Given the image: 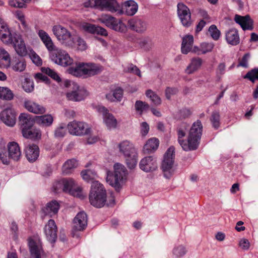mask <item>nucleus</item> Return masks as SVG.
<instances>
[{
    "instance_id": "obj_1",
    "label": "nucleus",
    "mask_w": 258,
    "mask_h": 258,
    "mask_svg": "<svg viewBox=\"0 0 258 258\" xmlns=\"http://www.w3.org/2000/svg\"><path fill=\"white\" fill-rule=\"evenodd\" d=\"M113 174L108 172L106 181L116 190H119L127 179V171L126 168L120 163H115L113 166Z\"/></svg>"
},
{
    "instance_id": "obj_2",
    "label": "nucleus",
    "mask_w": 258,
    "mask_h": 258,
    "mask_svg": "<svg viewBox=\"0 0 258 258\" xmlns=\"http://www.w3.org/2000/svg\"><path fill=\"white\" fill-rule=\"evenodd\" d=\"M119 151L125 158L127 166L130 169L134 168L137 165L138 153L134 145L128 140H124L117 145Z\"/></svg>"
},
{
    "instance_id": "obj_3",
    "label": "nucleus",
    "mask_w": 258,
    "mask_h": 258,
    "mask_svg": "<svg viewBox=\"0 0 258 258\" xmlns=\"http://www.w3.org/2000/svg\"><path fill=\"white\" fill-rule=\"evenodd\" d=\"M102 67L93 63H76L75 67H71L69 69L70 74L76 76L81 77L83 75L93 76L102 72Z\"/></svg>"
},
{
    "instance_id": "obj_4",
    "label": "nucleus",
    "mask_w": 258,
    "mask_h": 258,
    "mask_svg": "<svg viewBox=\"0 0 258 258\" xmlns=\"http://www.w3.org/2000/svg\"><path fill=\"white\" fill-rule=\"evenodd\" d=\"M106 190L98 181H94L91 186L89 195L90 204L96 208H101L105 205Z\"/></svg>"
},
{
    "instance_id": "obj_5",
    "label": "nucleus",
    "mask_w": 258,
    "mask_h": 258,
    "mask_svg": "<svg viewBox=\"0 0 258 258\" xmlns=\"http://www.w3.org/2000/svg\"><path fill=\"white\" fill-rule=\"evenodd\" d=\"M202 131V124L201 121L198 120L192 124L189 131L187 137V142L189 145H184V148L191 149V150H196L200 144Z\"/></svg>"
},
{
    "instance_id": "obj_6",
    "label": "nucleus",
    "mask_w": 258,
    "mask_h": 258,
    "mask_svg": "<svg viewBox=\"0 0 258 258\" xmlns=\"http://www.w3.org/2000/svg\"><path fill=\"white\" fill-rule=\"evenodd\" d=\"M8 153L6 150L0 152V160L4 164H9L10 159L19 161L21 157V151L18 144L15 142H9L7 145Z\"/></svg>"
},
{
    "instance_id": "obj_7",
    "label": "nucleus",
    "mask_w": 258,
    "mask_h": 258,
    "mask_svg": "<svg viewBox=\"0 0 258 258\" xmlns=\"http://www.w3.org/2000/svg\"><path fill=\"white\" fill-rule=\"evenodd\" d=\"M52 32L57 39L65 46L73 48L75 46V35L60 25L52 27Z\"/></svg>"
},
{
    "instance_id": "obj_8",
    "label": "nucleus",
    "mask_w": 258,
    "mask_h": 258,
    "mask_svg": "<svg viewBox=\"0 0 258 258\" xmlns=\"http://www.w3.org/2000/svg\"><path fill=\"white\" fill-rule=\"evenodd\" d=\"M85 6L96 7L111 13H115L118 9V4L115 0H89L85 3Z\"/></svg>"
},
{
    "instance_id": "obj_9",
    "label": "nucleus",
    "mask_w": 258,
    "mask_h": 258,
    "mask_svg": "<svg viewBox=\"0 0 258 258\" xmlns=\"http://www.w3.org/2000/svg\"><path fill=\"white\" fill-rule=\"evenodd\" d=\"M99 21L106 27L116 31L125 32L127 30L126 25L120 19L109 15H102Z\"/></svg>"
},
{
    "instance_id": "obj_10",
    "label": "nucleus",
    "mask_w": 258,
    "mask_h": 258,
    "mask_svg": "<svg viewBox=\"0 0 258 258\" xmlns=\"http://www.w3.org/2000/svg\"><path fill=\"white\" fill-rule=\"evenodd\" d=\"M174 147L171 146L166 152L164 159L162 164V169L164 172V176L165 178L169 179L173 173V166L174 158Z\"/></svg>"
},
{
    "instance_id": "obj_11",
    "label": "nucleus",
    "mask_w": 258,
    "mask_h": 258,
    "mask_svg": "<svg viewBox=\"0 0 258 258\" xmlns=\"http://www.w3.org/2000/svg\"><path fill=\"white\" fill-rule=\"evenodd\" d=\"M51 60L55 63L62 67H67L73 64L74 60L64 50L56 49L51 56Z\"/></svg>"
},
{
    "instance_id": "obj_12",
    "label": "nucleus",
    "mask_w": 258,
    "mask_h": 258,
    "mask_svg": "<svg viewBox=\"0 0 258 258\" xmlns=\"http://www.w3.org/2000/svg\"><path fill=\"white\" fill-rule=\"evenodd\" d=\"M68 129L71 135L79 136L87 135L90 132L88 124L82 121L70 122L68 124Z\"/></svg>"
},
{
    "instance_id": "obj_13",
    "label": "nucleus",
    "mask_w": 258,
    "mask_h": 258,
    "mask_svg": "<svg viewBox=\"0 0 258 258\" xmlns=\"http://www.w3.org/2000/svg\"><path fill=\"white\" fill-rule=\"evenodd\" d=\"M89 95L87 90L82 87H80L76 83H73L72 90L67 94V98L73 101H81Z\"/></svg>"
},
{
    "instance_id": "obj_14",
    "label": "nucleus",
    "mask_w": 258,
    "mask_h": 258,
    "mask_svg": "<svg viewBox=\"0 0 258 258\" xmlns=\"http://www.w3.org/2000/svg\"><path fill=\"white\" fill-rule=\"evenodd\" d=\"M97 110L102 115L103 123L108 130L114 129L117 127L116 119L106 107L103 106H98Z\"/></svg>"
},
{
    "instance_id": "obj_15",
    "label": "nucleus",
    "mask_w": 258,
    "mask_h": 258,
    "mask_svg": "<svg viewBox=\"0 0 258 258\" xmlns=\"http://www.w3.org/2000/svg\"><path fill=\"white\" fill-rule=\"evenodd\" d=\"M177 7L178 16L182 24L184 27H189L192 24V21L189 8L183 3H178Z\"/></svg>"
},
{
    "instance_id": "obj_16",
    "label": "nucleus",
    "mask_w": 258,
    "mask_h": 258,
    "mask_svg": "<svg viewBox=\"0 0 258 258\" xmlns=\"http://www.w3.org/2000/svg\"><path fill=\"white\" fill-rule=\"evenodd\" d=\"M16 112L11 106H8L0 113V119L7 125L14 126L16 122Z\"/></svg>"
},
{
    "instance_id": "obj_17",
    "label": "nucleus",
    "mask_w": 258,
    "mask_h": 258,
    "mask_svg": "<svg viewBox=\"0 0 258 258\" xmlns=\"http://www.w3.org/2000/svg\"><path fill=\"white\" fill-rule=\"evenodd\" d=\"M138 5L136 2L133 0L124 2L120 9L118 5V9L116 13L119 15L125 14L128 16H134L138 11Z\"/></svg>"
},
{
    "instance_id": "obj_18",
    "label": "nucleus",
    "mask_w": 258,
    "mask_h": 258,
    "mask_svg": "<svg viewBox=\"0 0 258 258\" xmlns=\"http://www.w3.org/2000/svg\"><path fill=\"white\" fill-rule=\"evenodd\" d=\"M57 227L53 220H49L44 228V233L46 239L50 243H53L56 241Z\"/></svg>"
},
{
    "instance_id": "obj_19",
    "label": "nucleus",
    "mask_w": 258,
    "mask_h": 258,
    "mask_svg": "<svg viewBox=\"0 0 258 258\" xmlns=\"http://www.w3.org/2000/svg\"><path fill=\"white\" fill-rule=\"evenodd\" d=\"M139 167L142 170L145 172H152L157 169V160L152 156L145 157L140 161Z\"/></svg>"
},
{
    "instance_id": "obj_20",
    "label": "nucleus",
    "mask_w": 258,
    "mask_h": 258,
    "mask_svg": "<svg viewBox=\"0 0 258 258\" xmlns=\"http://www.w3.org/2000/svg\"><path fill=\"white\" fill-rule=\"evenodd\" d=\"M75 186L76 182L73 178H63L56 182L54 187L56 191L62 190L70 193Z\"/></svg>"
},
{
    "instance_id": "obj_21",
    "label": "nucleus",
    "mask_w": 258,
    "mask_h": 258,
    "mask_svg": "<svg viewBox=\"0 0 258 258\" xmlns=\"http://www.w3.org/2000/svg\"><path fill=\"white\" fill-rule=\"evenodd\" d=\"M31 258H41L44 251L39 240L30 239L28 242Z\"/></svg>"
},
{
    "instance_id": "obj_22",
    "label": "nucleus",
    "mask_w": 258,
    "mask_h": 258,
    "mask_svg": "<svg viewBox=\"0 0 258 258\" xmlns=\"http://www.w3.org/2000/svg\"><path fill=\"white\" fill-rule=\"evenodd\" d=\"M127 24L130 29L139 33L145 32L147 29V23L139 18H134L128 20Z\"/></svg>"
},
{
    "instance_id": "obj_23",
    "label": "nucleus",
    "mask_w": 258,
    "mask_h": 258,
    "mask_svg": "<svg viewBox=\"0 0 258 258\" xmlns=\"http://www.w3.org/2000/svg\"><path fill=\"white\" fill-rule=\"evenodd\" d=\"M24 104L25 109L33 113L43 114L46 111V108L44 106L32 100H25Z\"/></svg>"
},
{
    "instance_id": "obj_24",
    "label": "nucleus",
    "mask_w": 258,
    "mask_h": 258,
    "mask_svg": "<svg viewBox=\"0 0 258 258\" xmlns=\"http://www.w3.org/2000/svg\"><path fill=\"white\" fill-rule=\"evenodd\" d=\"M34 121L31 115L28 113H21L19 116V125L22 133L32 128Z\"/></svg>"
},
{
    "instance_id": "obj_25",
    "label": "nucleus",
    "mask_w": 258,
    "mask_h": 258,
    "mask_svg": "<svg viewBox=\"0 0 258 258\" xmlns=\"http://www.w3.org/2000/svg\"><path fill=\"white\" fill-rule=\"evenodd\" d=\"M73 228L75 230H83L87 225V216L85 213H79L74 219Z\"/></svg>"
},
{
    "instance_id": "obj_26",
    "label": "nucleus",
    "mask_w": 258,
    "mask_h": 258,
    "mask_svg": "<svg viewBox=\"0 0 258 258\" xmlns=\"http://www.w3.org/2000/svg\"><path fill=\"white\" fill-rule=\"evenodd\" d=\"M12 44H14L15 49L19 55L23 56L27 54L25 44L21 36L17 35L14 36Z\"/></svg>"
},
{
    "instance_id": "obj_27",
    "label": "nucleus",
    "mask_w": 258,
    "mask_h": 258,
    "mask_svg": "<svg viewBox=\"0 0 258 258\" xmlns=\"http://www.w3.org/2000/svg\"><path fill=\"white\" fill-rule=\"evenodd\" d=\"M59 208V203L55 200H52L42 209V212L45 215L52 217L58 213Z\"/></svg>"
},
{
    "instance_id": "obj_28",
    "label": "nucleus",
    "mask_w": 258,
    "mask_h": 258,
    "mask_svg": "<svg viewBox=\"0 0 258 258\" xmlns=\"http://www.w3.org/2000/svg\"><path fill=\"white\" fill-rule=\"evenodd\" d=\"M26 157L30 162L36 161L39 155V148L35 144H30L27 146L25 149Z\"/></svg>"
},
{
    "instance_id": "obj_29",
    "label": "nucleus",
    "mask_w": 258,
    "mask_h": 258,
    "mask_svg": "<svg viewBox=\"0 0 258 258\" xmlns=\"http://www.w3.org/2000/svg\"><path fill=\"white\" fill-rule=\"evenodd\" d=\"M234 20L237 23L241 26L243 30H252L253 21L249 15L241 16L236 15Z\"/></svg>"
},
{
    "instance_id": "obj_30",
    "label": "nucleus",
    "mask_w": 258,
    "mask_h": 258,
    "mask_svg": "<svg viewBox=\"0 0 258 258\" xmlns=\"http://www.w3.org/2000/svg\"><path fill=\"white\" fill-rule=\"evenodd\" d=\"M82 29L90 33L97 34L102 36H107L108 35L106 30L101 27L95 26V25L84 23L82 26Z\"/></svg>"
},
{
    "instance_id": "obj_31",
    "label": "nucleus",
    "mask_w": 258,
    "mask_h": 258,
    "mask_svg": "<svg viewBox=\"0 0 258 258\" xmlns=\"http://www.w3.org/2000/svg\"><path fill=\"white\" fill-rule=\"evenodd\" d=\"M203 64L202 58L196 57L191 59L190 63L185 70V73L187 74H192L198 71Z\"/></svg>"
},
{
    "instance_id": "obj_32",
    "label": "nucleus",
    "mask_w": 258,
    "mask_h": 258,
    "mask_svg": "<svg viewBox=\"0 0 258 258\" xmlns=\"http://www.w3.org/2000/svg\"><path fill=\"white\" fill-rule=\"evenodd\" d=\"M38 34L48 51H52L56 49L55 46L53 43L51 38L45 31L43 30H40Z\"/></svg>"
},
{
    "instance_id": "obj_33",
    "label": "nucleus",
    "mask_w": 258,
    "mask_h": 258,
    "mask_svg": "<svg viewBox=\"0 0 258 258\" xmlns=\"http://www.w3.org/2000/svg\"><path fill=\"white\" fill-rule=\"evenodd\" d=\"M227 43L232 45H236L240 41L238 31L235 29H231L226 32L225 34Z\"/></svg>"
},
{
    "instance_id": "obj_34",
    "label": "nucleus",
    "mask_w": 258,
    "mask_h": 258,
    "mask_svg": "<svg viewBox=\"0 0 258 258\" xmlns=\"http://www.w3.org/2000/svg\"><path fill=\"white\" fill-rule=\"evenodd\" d=\"M7 63L15 72H23L26 67V62L22 58H15L12 61L10 60V62H7Z\"/></svg>"
},
{
    "instance_id": "obj_35",
    "label": "nucleus",
    "mask_w": 258,
    "mask_h": 258,
    "mask_svg": "<svg viewBox=\"0 0 258 258\" xmlns=\"http://www.w3.org/2000/svg\"><path fill=\"white\" fill-rule=\"evenodd\" d=\"M159 141L155 138L149 139L143 147V151L145 153H150L156 151L158 148Z\"/></svg>"
},
{
    "instance_id": "obj_36",
    "label": "nucleus",
    "mask_w": 258,
    "mask_h": 258,
    "mask_svg": "<svg viewBox=\"0 0 258 258\" xmlns=\"http://www.w3.org/2000/svg\"><path fill=\"white\" fill-rule=\"evenodd\" d=\"M78 166L77 161L74 159H69L62 165V172L63 175L71 174L75 168Z\"/></svg>"
},
{
    "instance_id": "obj_37",
    "label": "nucleus",
    "mask_w": 258,
    "mask_h": 258,
    "mask_svg": "<svg viewBox=\"0 0 258 258\" xmlns=\"http://www.w3.org/2000/svg\"><path fill=\"white\" fill-rule=\"evenodd\" d=\"M194 43V37L192 35H186L182 39L181 44V52L183 54H187L191 49Z\"/></svg>"
},
{
    "instance_id": "obj_38",
    "label": "nucleus",
    "mask_w": 258,
    "mask_h": 258,
    "mask_svg": "<svg viewBox=\"0 0 258 258\" xmlns=\"http://www.w3.org/2000/svg\"><path fill=\"white\" fill-rule=\"evenodd\" d=\"M185 124H183L182 126L177 129V137L178 142L182 147V149L185 151H191V149H186L184 148V145H188L189 143L187 141H185L183 139V138L186 135V127Z\"/></svg>"
},
{
    "instance_id": "obj_39",
    "label": "nucleus",
    "mask_w": 258,
    "mask_h": 258,
    "mask_svg": "<svg viewBox=\"0 0 258 258\" xmlns=\"http://www.w3.org/2000/svg\"><path fill=\"white\" fill-rule=\"evenodd\" d=\"M37 123L45 127H48L52 124L53 117L51 114H45L37 116L35 117Z\"/></svg>"
},
{
    "instance_id": "obj_40",
    "label": "nucleus",
    "mask_w": 258,
    "mask_h": 258,
    "mask_svg": "<svg viewBox=\"0 0 258 258\" xmlns=\"http://www.w3.org/2000/svg\"><path fill=\"white\" fill-rule=\"evenodd\" d=\"M22 134L24 138L32 140H39L41 137V132L40 130L35 128L28 129Z\"/></svg>"
},
{
    "instance_id": "obj_41",
    "label": "nucleus",
    "mask_w": 258,
    "mask_h": 258,
    "mask_svg": "<svg viewBox=\"0 0 258 258\" xmlns=\"http://www.w3.org/2000/svg\"><path fill=\"white\" fill-rule=\"evenodd\" d=\"M13 38L14 37L11 33L8 27L0 31V39L3 43L6 44H12L13 42Z\"/></svg>"
},
{
    "instance_id": "obj_42",
    "label": "nucleus",
    "mask_w": 258,
    "mask_h": 258,
    "mask_svg": "<svg viewBox=\"0 0 258 258\" xmlns=\"http://www.w3.org/2000/svg\"><path fill=\"white\" fill-rule=\"evenodd\" d=\"M81 175L84 180L88 182H91V184H92L93 181H96V173L91 170L88 169L82 171L81 172Z\"/></svg>"
},
{
    "instance_id": "obj_43",
    "label": "nucleus",
    "mask_w": 258,
    "mask_h": 258,
    "mask_svg": "<svg viewBox=\"0 0 258 258\" xmlns=\"http://www.w3.org/2000/svg\"><path fill=\"white\" fill-rule=\"evenodd\" d=\"M123 96V90L120 88L115 89L112 95L108 94L106 95V98L111 101L115 100L120 101Z\"/></svg>"
},
{
    "instance_id": "obj_44",
    "label": "nucleus",
    "mask_w": 258,
    "mask_h": 258,
    "mask_svg": "<svg viewBox=\"0 0 258 258\" xmlns=\"http://www.w3.org/2000/svg\"><path fill=\"white\" fill-rule=\"evenodd\" d=\"M187 252L186 247L183 245H178L174 246L172 250V254L175 258H180Z\"/></svg>"
},
{
    "instance_id": "obj_45",
    "label": "nucleus",
    "mask_w": 258,
    "mask_h": 258,
    "mask_svg": "<svg viewBox=\"0 0 258 258\" xmlns=\"http://www.w3.org/2000/svg\"><path fill=\"white\" fill-rule=\"evenodd\" d=\"M146 95L154 105H159L161 103V100L160 97L152 90L150 89L147 90Z\"/></svg>"
},
{
    "instance_id": "obj_46",
    "label": "nucleus",
    "mask_w": 258,
    "mask_h": 258,
    "mask_svg": "<svg viewBox=\"0 0 258 258\" xmlns=\"http://www.w3.org/2000/svg\"><path fill=\"white\" fill-rule=\"evenodd\" d=\"M0 98L6 100H11L13 98V94L8 88L0 87Z\"/></svg>"
},
{
    "instance_id": "obj_47",
    "label": "nucleus",
    "mask_w": 258,
    "mask_h": 258,
    "mask_svg": "<svg viewBox=\"0 0 258 258\" xmlns=\"http://www.w3.org/2000/svg\"><path fill=\"white\" fill-rule=\"evenodd\" d=\"M135 107L136 111L139 112L140 114H142L144 111L149 109V105L145 102L138 100L135 103Z\"/></svg>"
},
{
    "instance_id": "obj_48",
    "label": "nucleus",
    "mask_w": 258,
    "mask_h": 258,
    "mask_svg": "<svg viewBox=\"0 0 258 258\" xmlns=\"http://www.w3.org/2000/svg\"><path fill=\"white\" fill-rule=\"evenodd\" d=\"M41 70L43 73L46 74L57 82L61 81V79L59 77L58 75L53 70H51L49 68H42Z\"/></svg>"
},
{
    "instance_id": "obj_49",
    "label": "nucleus",
    "mask_w": 258,
    "mask_h": 258,
    "mask_svg": "<svg viewBox=\"0 0 258 258\" xmlns=\"http://www.w3.org/2000/svg\"><path fill=\"white\" fill-rule=\"evenodd\" d=\"M213 126L217 129L220 126V113L219 111H214L212 112L210 118Z\"/></svg>"
},
{
    "instance_id": "obj_50",
    "label": "nucleus",
    "mask_w": 258,
    "mask_h": 258,
    "mask_svg": "<svg viewBox=\"0 0 258 258\" xmlns=\"http://www.w3.org/2000/svg\"><path fill=\"white\" fill-rule=\"evenodd\" d=\"M22 87L25 92L27 93L31 92L34 90V83L30 79L25 78L22 83Z\"/></svg>"
},
{
    "instance_id": "obj_51",
    "label": "nucleus",
    "mask_w": 258,
    "mask_h": 258,
    "mask_svg": "<svg viewBox=\"0 0 258 258\" xmlns=\"http://www.w3.org/2000/svg\"><path fill=\"white\" fill-rule=\"evenodd\" d=\"M69 194L74 197H76L80 199H83L86 196V193H84L82 188L80 186H75L72 189Z\"/></svg>"
},
{
    "instance_id": "obj_52",
    "label": "nucleus",
    "mask_w": 258,
    "mask_h": 258,
    "mask_svg": "<svg viewBox=\"0 0 258 258\" xmlns=\"http://www.w3.org/2000/svg\"><path fill=\"white\" fill-rule=\"evenodd\" d=\"M254 83L255 80H258V69H254L248 72L244 77Z\"/></svg>"
},
{
    "instance_id": "obj_53",
    "label": "nucleus",
    "mask_w": 258,
    "mask_h": 258,
    "mask_svg": "<svg viewBox=\"0 0 258 258\" xmlns=\"http://www.w3.org/2000/svg\"><path fill=\"white\" fill-rule=\"evenodd\" d=\"M77 43V48L79 50L83 51L87 49V45L84 39L78 36L75 35V43Z\"/></svg>"
},
{
    "instance_id": "obj_54",
    "label": "nucleus",
    "mask_w": 258,
    "mask_h": 258,
    "mask_svg": "<svg viewBox=\"0 0 258 258\" xmlns=\"http://www.w3.org/2000/svg\"><path fill=\"white\" fill-rule=\"evenodd\" d=\"M209 32L214 40H217L219 39L220 32L215 25H212L209 27Z\"/></svg>"
},
{
    "instance_id": "obj_55",
    "label": "nucleus",
    "mask_w": 258,
    "mask_h": 258,
    "mask_svg": "<svg viewBox=\"0 0 258 258\" xmlns=\"http://www.w3.org/2000/svg\"><path fill=\"white\" fill-rule=\"evenodd\" d=\"M29 56L33 62L37 66H40L42 64V60L40 57L34 51H30Z\"/></svg>"
},
{
    "instance_id": "obj_56",
    "label": "nucleus",
    "mask_w": 258,
    "mask_h": 258,
    "mask_svg": "<svg viewBox=\"0 0 258 258\" xmlns=\"http://www.w3.org/2000/svg\"><path fill=\"white\" fill-rule=\"evenodd\" d=\"M214 47L213 43L203 42L201 44L202 53L206 54L208 52H211Z\"/></svg>"
},
{
    "instance_id": "obj_57",
    "label": "nucleus",
    "mask_w": 258,
    "mask_h": 258,
    "mask_svg": "<svg viewBox=\"0 0 258 258\" xmlns=\"http://www.w3.org/2000/svg\"><path fill=\"white\" fill-rule=\"evenodd\" d=\"M15 16L16 18L21 22L24 29H27V25L25 20L24 15L20 11H17L15 12Z\"/></svg>"
},
{
    "instance_id": "obj_58",
    "label": "nucleus",
    "mask_w": 258,
    "mask_h": 258,
    "mask_svg": "<svg viewBox=\"0 0 258 258\" xmlns=\"http://www.w3.org/2000/svg\"><path fill=\"white\" fill-rule=\"evenodd\" d=\"M9 5L13 8H26V5L24 3H21L17 0H8Z\"/></svg>"
},
{
    "instance_id": "obj_59",
    "label": "nucleus",
    "mask_w": 258,
    "mask_h": 258,
    "mask_svg": "<svg viewBox=\"0 0 258 258\" xmlns=\"http://www.w3.org/2000/svg\"><path fill=\"white\" fill-rule=\"evenodd\" d=\"M66 133V127L62 126H59L56 128L54 135L55 137L57 138H62L65 136Z\"/></svg>"
},
{
    "instance_id": "obj_60",
    "label": "nucleus",
    "mask_w": 258,
    "mask_h": 258,
    "mask_svg": "<svg viewBox=\"0 0 258 258\" xmlns=\"http://www.w3.org/2000/svg\"><path fill=\"white\" fill-rule=\"evenodd\" d=\"M34 78L36 81L38 82H45L46 84L49 83V79H48V78L46 76L41 73H39L36 74L34 76Z\"/></svg>"
},
{
    "instance_id": "obj_61",
    "label": "nucleus",
    "mask_w": 258,
    "mask_h": 258,
    "mask_svg": "<svg viewBox=\"0 0 258 258\" xmlns=\"http://www.w3.org/2000/svg\"><path fill=\"white\" fill-rule=\"evenodd\" d=\"M126 72L133 73L141 77V72L140 70L135 65L131 64L129 66L127 69L125 70Z\"/></svg>"
},
{
    "instance_id": "obj_62",
    "label": "nucleus",
    "mask_w": 258,
    "mask_h": 258,
    "mask_svg": "<svg viewBox=\"0 0 258 258\" xmlns=\"http://www.w3.org/2000/svg\"><path fill=\"white\" fill-rule=\"evenodd\" d=\"M149 125L146 122H143L141 124V134L142 136L145 137L149 133Z\"/></svg>"
},
{
    "instance_id": "obj_63",
    "label": "nucleus",
    "mask_w": 258,
    "mask_h": 258,
    "mask_svg": "<svg viewBox=\"0 0 258 258\" xmlns=\"http://www.w3.org/2000/svg\"><path fill=\"white\" fill-rule=\"evenodd\" d=\"M177 92V89L175 88L167 87L165 90V95L167 99H170L172 95Z\"/></svg>"
},
{
    "instance_id": "obj_64",
    "label": "nucleus",
    "mask_w": 258,
    "mask_h": 258,
    "mask_svg": "<svg viewBox=\"0 0 258 258\" xmlns=\"http://www.w3.org/2000/svg\"><path fill=\"white\" fill-rule=\"evenodd\" d=\"M239 246L244 250H247L250 246L248 240L245 238L241 239L239 243Z\"/></svg>"
}]
</instances>
